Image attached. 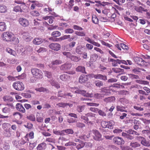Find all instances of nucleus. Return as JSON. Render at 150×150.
<instances>
[{
  "mask_svg": "<svg viewBox=\"0 0 150 150\" xmlns=\"http://www.w3.org/2000/svg\"><path fill=\"white\" fill-rule=\"evenodd\" d=\"M40 114L39 113H37L36 115L37 121L39 122H41L43 121L42 117L40 116Z\"/></svg>",
  "mask_w": 150,
  "mask_h": 150,
  "instance_id": "nucleus-39",
  "label": "nucleus"
},
{
  "mask_svg": "<svg viewBox=\"0 0 150 150\" xmlns=\"http://www.w3.org/2000/svg\"><path fill=\"white\" fill-rule=\"evenodd\" d=\"M51 85L54 86L56 88H60L59 84L55 82V81H53L51 82Z\"/></svg>",
  "mask_w": 150,
  "mask_h": 150,
  "instance_id": "nucleus-50",
  "label": "nucleus"
},
{
  "mask_svg": "<svg viewBox=\"0 0 150 150\" xmlns=\"http://www.w3.org/2000/svg\"><path fill=\"white\" fill-rule=\"evenodd\" d=\"M85 115L88 117H95L96 114L92 113H89L86 114Z\"/></svg>",
  "mask_w": 150,
  "mask_h": 150,
  "instance_id": "nucleus-63",
  "label": "nucleus"
},
{
  "mask_svg": "<svg viewBox=\"0 0 150 150\" xmlns=\"http://www.w3.org/2000/svg\"><path fill=\"white\" fill-rule=\"evenodd\" d=\"M3 99L6 102H10L13 101V98L9 96H6L3 97Z\"/></svg>",
  "mask_w": 150,
  "mask_h": 150,
  "instance_id": "nucleus-26",
  "label": "nucleus"
},
{
  "mask_svg": "<svg viewBox=\"0 0 150 150\" xmlns=\"http://www.w3.org/2000/svg\"><path fill=\"white\" fill-rule=\"evenodd\" d=\"M49 47L51 49L56 51L59 50L61 48L60 44L57 43H51L49 45Z\"/></svg>",
  "mask_w": 150,
  "mask_h": 150,
  "instance_id": "nucleus-8",
  "label": "nucleus"
},
{
  "mask_svg": "<svg viewBox=\"0 0 150 150\" xmlns=\"http://www.w3.org/2000/svg\"><path fill=\"white\" fill-rule=\"evenodd\" d=\"M82 47L81 46H79L76 47L75 51L76 52L79 54H81L82 53V52L81 51Z\"/></svg>",
  "mask_w": 150,
  "mask_h": 150,
  "instance_id": "nucleus-35",
  "label": "nucleus"
},
{
  "mask_svg": "<svg viewBox=\"0 0 150 150\" xmlns=\"http://www.w3.org/2000/svg\"><path fill=\"white\" fill-rule=\"evenodd\" d=\"M62 62V61L60 60H56L52 61L51 64L52 65H58L61 64Z\"/></svg>",
  "mask_w": 150,
  "mask_h": 150,
  "instance_id": "nucleus-56",
  "label": "nucleus"
},
{
  "mask_svg": "<svg viewBox=\"0 0 150 150\" xmlns=\"http://www.w3.org/2000/svg\"><path fill=\"white\" fill-rule=\"evenodd\" d=\"M94 78L96 79H100L104 81L107 80V77L106 76L103 75L101 74H95L94 76Z\"/></svg>",
  "mask_w": 150,
  "mask_h": 150,
  "instance_id": "nucleus-19",
  "label": "nucleus"
},
{
  "mask_svg": "<svg viewBox=\"0 0 150 150\" xmlns=\"http://www.w3.org/2000/svg\"><path fill=\"white\" fill-rule=\"evenodd\" d=\"M36 91H39L40 92H44L45 91L47 92V90L46 89V88H44V87H40L39 88H36L35 89Z\"/></svg>",
  "mask_w": 150,
  "mask_h": 150,
  "instance_id": "nucleus-51",
  "label": "nucleus"
},
{
  "mask_svg": "<svg viewBox=\"0 0 150 150\" xmlns=\"http://www.w3.org/2000/svg\"><path fill=\"white\" fill-rule=\"evenodd\" d=\"M43 42V40L41 38L38 37L35 38L33 41V44L36 45L41 44Z\"/></svg>",
  "mask_w": 150,
  "mask_h": 150,
  "instance_id": "nucleus-15",
  "label": "nucleus"
},
{
  "mask_svg": "<svg viewBox=\"0 0 150 150\" xmlns=\"http://www.w3.org/2000/svg\"><path fill=\"white\" fill-rule=\"evenodd\" d=\"M108 61L109 62H112V66L116 67L117 65L115 59H114L111 58L110 59H108Z\"/></svg>",
  "mask_w": 150,
  "mask_h": 150,
  "instance_id": "nucleus-42",
  "label": "nucleus"
},
{
  "mask_svg": "<svg viewBox=\"0 0 150 150\" xmlns=\"http://www.w3.org/2000/svg\"><path fill=\"white\" fill-rule=\"evenodd\" d=\"M46 147V144L44 142H42L38 144L36 148L37 150H44Z\"/></svg>",
  "mask_w": 150,
  "mask_h": 150,
  "instance_id": "nucleus-17",
  "label": "nucleus"
},
{
  "mask_svg": "<svg viewBox=\"0 0 150 150\" xmlns=\"http://www.w3.org/2000/svg\"><path fill=\"white\" fill-rule=\"evenodd\" d=\"M136 81V82L141 84L148 85L149 83L148 81L144 80H137Z\"/></svg>",
  "mask_w": 150,
  "mask_h": 150,
  "instance_id": "nucleus-36",
  "label": "nucleus"
},
{
  "mask_svg": "<svg viewBox=\"0 0 150 150\" xmlns=\"http://www.w3.org/2000/svg\"><path fill=\"white\" fill-rule=\"evenodd\" d=\"M88 80V77L87 75L82 74L80 76L79 78V81L80 83H85Z\"/></svg>",
  "mask_w": 150,
  "mask_h": 150,
  "instance_id": "nucleus-11",
  "label": "nucleus"
},
{
  "mask_svg": "<svg viewBox=\"0 0 150 150\" xmlns=\"http://www.w3.org/2000/svg\"><path fill=\"white\" fill-rule=\"evenodd\" d=\"M134 59L135 63L138 65L143 66L145 64V61L141 58L136 57Z\"/></svg>",
  "mask_w": 150,
  "mask_h": 150,
  "instance_id": "nucleus-10",
  "label": "nucleus"
},
{
  "mask_svg": "<svg viewBox=\"0 0 150 150\" xmlns=\"http://www.w3.org/2000/svg\"><path fill=\"white\" fill-rule=\"evenodd\" d=\"M74 0H69L68 3V6L70 9H71L74 5Z\"/></svg>",
  "mask_w": 150,
  "mask_h": 150,
  "instance_id": "nucleus-44",
  "label": "nucleus"
},
{
  "mask_svg": "<svg viewBox=\"0 0 150 150\" xmlns=\"http://www.w3.org/2000/svg\"><path fill=\"white\" fill-rule=\"evenodd\" d=\"M34 137V133L33 131L30 132V133L27 134L24 137V140H23V144H24L27 142L29 141V138L30 139H33Z\"/></svg>",
  "mask_w": 150,
  "mask_h": 150,
  "instance_id": "nucleus-5",
  "label": "nucleus"
},
{
  "mask_svg": "<svg viewBox=\"0 0 150 150\" xmlns=\"http://www.w3.org/2000/svg\"><path fill=\"white\" fill-rule=\"evenodd\" d=\"M23 38L25 41L29 42L33 38L29 33L26 32L23 34Z\"/></svg>",
  "mask_w": 150,
  "mask_h": 150,
  "instance_id": "nucleus-13",
  "label": "nucleus"
},
{
  "mask_svg": "<svg viewBox=\"0 0 150 150\" xmlns=\"http://www.w3.org/2000/svg\"><path fill=\"white\" fill-rule=\"evenodd\" d=\"M22 95L23 96L26 98H30L31 97V95L29 93H23L22 94Z\"/></svg>",
  "mask_w": 150,
  "mask_h": 150,
  "instance_id": "nucleus-59",
  "label": "nucleus"
},
{
  "mask_svg": "<svg viewBox=\"0 0 150 150\" xmlns=\"http://www.w3.org/2000/svg\"><path fill=\"white\" fill-rule=\"evenodd\" d=\"M92 21L95 24H98L99 22L98 18L95 15H93L92 16Z\"/></svg>",
  "mask_w": 150,
  "mask_h": 150,
  "instance_id": "nucleus-37",
  "label": "nucleus"
},
{
  "mask_svg": "<svg viewBox=\"0 0 150 150\" xmlns=\"http://www.w3.org/2000/svg\"><path fill=\"white\" fill-rule=\"evenodd\" d=\"M85 106L84 105L78 106L77 108V110L79 112H82L84 110Z\"/></svg>",
  "mask_w": 150,
  "mask_h": 150,
  "instance_id": "nucleus-47",
  "label": "nucleus"
},
{
  "mask_svg": "<svg viewBox=\"0 0 150 150\" xmlns=\"http://www.w3.org/2000/svg\"><path fill=\"white\" fill-rule=\"evenodd\" d=\"M129 145L132 148H133L138 147L141 146L140 144L137 142H132L130 143Z\"/></svg>",
  "mask_w": 150,
  "mask_h": 150,
  "instance_id": "nucleus-28",
  "label": "nucleus"
},
{
  "mask_svg": "<svg viewBox=\"0 0 150 150\" xmlns=\"http://www.w3.org/2000/svg\"><path fill=\"white\" fill-rule=\"evenodd\" d=\"M8 11L7 7L4 4H0V13H4Z\"/></svg>",
  "mask_w": 150,
  "mask_h": 150,
  "instance_id": "nucleus-23",
  "label": "nucleus"
},
{
  "mask_svg": "<svg viewBox=\"0 0 150 150\" xmlns=\"http://www.w3.org/2000/svg\"><path fill=\"white\" fill-rule=\"evenodd\" d=\"M31 72L33 76L38 79H41L43 77V74L42 71L39 69L32 68Z\"/></svg>",
  "mask_w": 150,
  "mask_h": 150,
  "instance_id": "nucleus-1",
  "label": "nucleus"
},
{
  "mask_svg": "<svg viewBox=\"0 0 150 150\" xmlns=\"http://www.w3.org/2000/svg\"><path fill=\"white\" fill-rule=\"evenodd\" d=\"M35 50L38 53L43 52L47 51V49L43 47H40L38 50H37V48H36Z\"/></svg>",
  "mask_w": 150,
  "mask_h": 150,
  "instance_id": "nucleus-45",
  "label": "nucleus"
},
{
  "mask_svg": "<svg viewBox=\"0 0 150 150\" xmlns=\"http://www.w3.org/2000/svg\"><path fill=\"white\" fill-rule=\"evenodd\" d=\"M13 34L8 31L4 32L2 33L1 37L2 40L6 42H11L13 40Z\"/></svg>",
  "mask_w": 150,
  "mask_h": 150,
  "instance_id": "nucleus-2",
  "label": "nucleus"
},
{
  "mask_svg": "<svg viewBox=\"0 0 150 150\" xmlns=\"http://www.w3.org/2000/svg\"><path fill=\"white\" fill-rule=\"evenodd\" d=\"M93 139L97 141L100 140L101 137V134L97 130H94L93 131Z\"/></svg>",
  "mask_w": 150,
  "mask_h": 150,
  "instance_id": "nucleus-9",
  "label": "nucleus"
},
{
  "mask_svg": "<svg viewBox=\"0 0 150 150\" xmlns=\"http://www.w3.org/2000/svg\"><path fill=\"white\" fill-rule=\"evenodd\" d=\"M71 66L72 65L71 63H66L61 66L60 69L63 70L69 69L71 67Z\"/></svg>",
  "mask_w": 150,
  "mask_h": 150,
  "instance_id": "nucleus-16",
  "label": "nucleus"
},
{
  "mask_svg": "<svg viewBox=\"0 0 150 150\" xmlns=\"http://www.w3.org/2000/svg\"><path fill=\"white\" fill-rule=\"evenodd\" d=\"M95 83L96 86L99 87H100L101 86H102L103 85V82L101 81H96L95 82Z\"/></svg>",
  "mask_w": 150,
  "mask_h": 150,
  "instance_id": "nucleus-43",
  "label": "nucleus"
},
{
  "mask_svg": "<svg viewBox=\"0 0 150 150\" xmlns=\"http://www.w3.org/2000/svg\"><path fill=\"white\" fill-rule=\"evenodd\" d=\"M75 34L77 35L81 36H85L86 35L85 33L84 32H83L82 31H76V32Z\"/></svg>",
  "mask_w": 150,
  "mask_h": 150,
  "instance_id": "nucleus-58",
  "label": "nucleus"
},
{
  "mask_svg": "<svg viewBox=\"0 0 150 150\" xmlns=\"http://www.w3.org/2000/svg\"><path fill=\"white\" fill-rule=\"evenodd\" d=\"M76 93L80 94L82 95L83 96L88 97H91L93 96L92 93H89L86 92V91L81 89H78L75 91Z\"/></svg>",
  "mask_w": 150,
  "mask_h": 150,
  "instance_id": "nucleus-7",
  "label": "nucleus"
},
{
  "mask_svg": "<svg viewBox=\"0 0 150 150\" xmlns=\"http://www.w3.org/2000/svg\"><path fill=\"white\" fill-rule=\"evenodd\" d=\"M26 75L25 74H22L21 75H19L17 77V78L19 79H23L26 77Z\"/></svg>",
  "mask_w": 150,
  "mask_h": 150,
  "instance_id": "nucleus-60",
  "label": "nucleus"
},
{
  "mask_svg": "<svg viewBox=\"0 0 150 150\" xmlns=\"http://www.w3.org/2000/svg\"><path fill=\"white\" fill-rule=\"evenodd\" d=\"M135 9L139 13H142L143 11H147L146 9L144 8L142 6L135 7Z\"/></svg>",
  "mask_w": 150,
  "mask_h": 150,
  "instance_id": "nucleus-27",
  "label": "nucleus"
},
{
  "mask_svg": "<svg viewBox=\"0 0 150 150\" xmlns=\"http://www.w3.org/2000/svg\"><path fill=\"white\" fill-rule=\"evenodd\" d=\"M141 143L143 145L146 146H150V141H147L145 138H144L142 140Z\"/></svg>",
  "mask_w": 150,
  "mask_h": 150,
  "instance_id": "nucleus-25",
  "label": "nucleus"
},
{
  "mask_svg": "<svg viewBox=\"0 0 150 150\" xmlns=\"http://www.w3.org/2000/svg\"><path fill=\"white\" fill-rule=\"evenodd\" d=\"M64 31L66 33H72L74 32L73 30L71 28L67 29L64 30Z\"/></svg>",
  "mask_w": 150,
  "mask_h": 150,
  "instance_id": "nucleus-54",
  "label": "nucleus"
},
{
  "mask_svg": "<svg viewBox=\"0 0 150 150\" xmlns=\"http://www.w3.org/2000/svg\"><path fill=\"white\" fill-rule=\"evenodd\" d=\"M36 146V144L35 143H30L29 146V149L30 150H33Z\"/></svg>",
  "mask_w": 150,
  "mask_h": 150,
  "instance_id": "nucleus-53",
  "label": "nucleus"
},
{
  "mask_svg": "<svg viewBox=\"0 0 150 150\" xmlns=\"http://www.w3.org/2000/svg\"><path fill=\"white\" fill-rule=\"evenodd\" d=\"M70 35H64L63 36H62L61 37H60L59 39V40H64L65 39H68L70 38Z\"/></svg>",
  "mask_w": 150,
  "mask_h": 150,
  "instance_id": "nucleus-46",
  "label": "nucleus"
},
{
  "mask_svg": "<svg viewBox=\"0 0 150 150\" xmlns=\"http://www.w3.org/2000/svg\"><path fill=\"white\" fill-rule=\"evenodd\" d=\"M45 76L48 78H50L52 77V74L51 72L46 71H44Z\"/></svg>",
  "mask_w": 150,
  "mask_h": 150,
  "instance_id": "nucleus-49",
  "label": "nucleus"
},
{
  "mask_svg": "<svg viewBox=\"0 0 150 150\" xmlns=\"http://www.w3.org/2000/svg\"><path fill=\"white\" fill-rule=\"evenodd\" d=\"M81 59L79 57H77L73 55L71 60L75 62H77L79 61Z\"/></svg>",
  "mask_w": 150,
  "mask_h": 150,
  "instance_id": "nucleus-32",
  "label": "nucleus"
},
{
  "mask_svg": "<svg viewBox=\"0 0 150 150\" xmlns=\"http://www.w3.org/2000/svg\"><path fill=\"white\" fill-rule=\"evenodd\" d=\"M19 23L22 26L26 27L29 25V22L27 20L23 18H21L19 19Z\"/></svg>",
  "mask_w": 150,
  "mask_h": 150,
  "instance_id": "nucleus-14",
  "label": "nucleus"
},
{
  "mask_svg": "<svg viewBox=\"0 0 150 150\" xmlns=\"http://www.w3.org/2000/svg\"><path fill=\"white\" fill-rule=\"evenodd\" d=\"M108 124L107 125V128L112 129L113 128V126L114 125V122L113 121L111 120L110 121L108 122Z\"/></svg>",
  "mask_w": 150,
  "mask_h": 150,
  "instance_id": "nucleus-33",
  "label": "nucleus"
},
{
  "mask_svg": "<svg viewBox=\"0 0 150 150\" xmlns=\"http://www.w3.org/2000/svg\"><path fill=\"white\" fill-rule=\"evenodd\" d=\"M119 101L121 103H128V100L125 98H120L119 99Z\"/></svg>",
  "mask_w": 150,
  "mask_h": 150,
  "instance_id": "nucleus-64",
  "label": "nucleus"
},
{
  "mask_svg": "<svg viewBox=\"0 0 150 150\" xmlns=\"http://www.w3.org/2000/svg\"><path fill=\"white\" fill-rule=\"evenodd\" d=\"M16 108L20 112L23 113H24L25 112V110L21 105V104H17L16 105Z\"/></svg>",
  "mask_w": 150,
  "mask_h": 150,
  "instance_id": "nucleus-21",
  "label": "nucleus"
},
{
  "mask_svg": "<svg viewBox=\"0 0 150 150\" xmlns=\"http://www.w3.org/2000/svg\"><path fill=\"white\" fill-rule=\"evenodd\" d=\"M6 51L11 55L14 56H16L17 55L16 52L12 49L9 48H7L6 49Z\"/></svg>",
  "mask_w": 150,
  "mask_h": 150,
  "instance_id": "nucleus-29",
  "label": "nucleus"
},
{
  "mask_svg": "<svg viewBox=\"0 0 150 150\" xmlns=\"http://www.w3.org/2000/svg\"><path fill=\"white\" fill-rule=\"evenodd\" d=\"M95 97L98 99H101L103 97L102 96L101 93L100 92L99 93H96L94 95Z\"/></svg>",
  "mask_w": 150,
  "mask_h": 150,
  "instance_id": "nucleus-61",
  "label": "nucleus"
},
{
  "mask_svg": "<svg viewBox=\"0 0 150 150\" xmlns=\"http://www.w3.org/2000/svg\"><path fill=\"white\" fill-rule=\"evenodd\" d=\"M61 35V33L59 31H55L53 32L51 35L54 37H57L60 36Z\"/></svg>",
  "mask_w": 150,
  "mask_h": 150,
  "instance_id": "nucleus-34",
  "label": "nucleus"
},
{
  "mask_svg": "<svg viewBox=\"0 0 150 150\" xmlns=\"http://www.w3.org/2000/svg\"><path fill=\"white\" fill-rule=\"evenodd\" d=\"M13 10L16 12L19 11L21 12L22 11L20 6H15L13 8Z\"/></svg>",
  "mask_w": 150,
  "mask_h": 150,
  "instance_id": "nucleus-55",
  "label": "nucleus"
},
{
  "mask_svg": "<svg viewBox=\"0 0 150 150\" xmlns=\"http://www.w3.org/2000/svg\"><path fill=\"white\" fill-rule=\"evenodd\" d=\"M62 54L67 58H69L70 59L73 56L71 53L70 52H63Z\"/></svg>",
  "mask_w": 150,
  "mask_h": 150,
  "instance_id": "nucleus-31",
  "label": "nucleus"
},
{
  "mask_svg": "<svg viewBox=\"0 0 150 150\" xmlns=\"http://www.w3.org/2000/svg\"><path fill=\"white\" fill-rule=\"evenodd\" d=\"M28 119L32 121H35V116L33 114L30 115L27 117Z\"/></svg>",
  "mask_w": 150,
  "mask_h": 150,
  "instance_id": "nucleus-41",
  "label": "nucleus"
},
{
  "mask_svg": "<svg viewBox=\"0 0 150 150\" xmlns=\"http://www.w3.org/2000/svg\"><path fill=\"white\" fill-rule=\"evenodd\" d=\"M76 70L78 72H80L82 73L86 74L85 71V67L83 66H79L76 68Z\"/></svg>",
  "mask_w": 150,
  "mask_h": 150,
  "instance_id": "nucleus-24",
  "label": "nucleus"
},
{
  "mask_svg": "<svg viewBox=\"0 0 150 150\" xmlns=\"http://www.w3.org/2000/svg\"><path fill=\"white\" fill-rule=\"evenodd\" d=\"M84 146V143L83 142H82L81 143L78 144L76 146V148L78 150H79L83 148Z\"/></svg>",
  "mask_w": 150,
  "mask_h": 150,
  "instance_id": "nucleus-52",
  "label": "nucleus"
},
{
  "mask_svg": "<svg viewBox=\"0 0 150 150\" xmlns=\"http://www.w3.org/2000/svg\"><path fill=\"white\" fill-rule=\"evenodd\" d=\"M115 100V98L114 96L105 98L104 99V101L106 103H113Z\"/></svg>",
  "mask_w": 150,
  "mask_h": 150,
  "instance_id": "nucleus-20",
  "label": "nucleus"
},
{
  "mask_svg": "<svg viewBox=\"0 0 150 150\" xmlns=\"http://www.w3.org/2000/svg\"><path fill=\"white\" fill-rule=\"evenodd\" d=\"M108 124V122H107L105 121H102L101 123L102 127L104 128H107V125Z\"/></svg>",
  "mask_w": 150,
  "mask_h": 150,
  "instance_id": "nucleus-57",
  "label": "nucleus"
},
{
  "mask_svg": "<svg viewBox=\"0 0 150 150\" xmlns=\"http://www.w3.org/2000/svg\"><path fill=\"white\" fill-rule=\"evenodd\" d=\"M113 142L114 144L118 145H123L125 143V141L121 137H115L113 139Z\"/></svg>",
  "mask_w": 150,
  "mask_h": 150,
  "instance_id": "nucleus-4",
  "label": "nucleus"
},
{
  "mask_svg": "<svg viewBox=\"0 0 150 150\" xmlns=\"http://www.w3.org/2000/svg\"><path fill=\"white\" fill-rule=\"evenodd\" d=\"M13 86L14 89L18 91H23L25 88L24 86L23 83L20 81L14 82L13 84Z\"/></svg>",
  "mask_w": 150,
  "mask_h": 150,
  "instance_id": "nucleus-3",
  "label": "nucleus"
},
{
  "mask_svg": "<svg viewBox=\"0 0 150 150\" xmlns=\"http://www.w3.org/2000/svg\"><path fill=\"white\" fill-rule=\"evenodd\" d=\"M23 115L21 113L18 112H16L13 113L12 115L11 116L12 118L15 120V122H17L18 120L21 119Z\"/></svg>",
  "mask_w": 150,
  "mask_h": 150,
  "instance_id": "nucleus-6",
  "label": "nucleus"
},
{
  "mask_svg": "<svg viewBox=\"0 0 150 150\" xmlns=\"http://www.w3.org/2000/svg\"><path fill=\"white\" fill-rule=\"evenodd\" d=\"M7 28V25L6 23L4 22H0V31H5Z\"/></svg>",
  "mask_w": 150,
  "mask_h": 150,
  "instance_id": "nucleus-22",
  "label": "nucleus"
},
{
  "mask_svg": "<svg viewBox=\"0 0 150 150\" xmlns=\"http://www.w3.org/2000/svg\"><path fill=\"white\" fill-rule=\"evenodd\" d=\"M134 108L137 110L139 111H143L144 110V108H142L139 106V105L138 104L137 106H134Z\"/></svg>",
  "mask_w": 150,
  "mask_h": 150,
  "instance_id": "nucleus-62",
  "label": "nucleus"
},
{
  "mask_svg": "<svg viewBox=\"0 0 150 150\" xmlns=\"http://www.w3.org/2000/svg\"><path fill=\"white\" fill-rule=\"evenodd\" d=\"M110 89H108L107 87H104L101 89L100 92L103 97L105 96L109 95L110 93Z\"/></svg>",
  "mask_w": 150,
  "mask_h": 150,
  "instance_id": "nucleus-12",
  "label": "nucleus"
},
{
  "mask_svg": "<svg viewBox=\"0 0 150 150\" xmlns=\"http://www.w3.org/2000/svg\"><path fill=\"white\" fill-rule=\"evenodd\" d=\"M81 118L82 119H83L85 120L84 122L85 123H91V122H88V117H86V115L85 116H82L81 117Z\"/></svg>",
  "mask_w": 150,
  "mask_h": 150,
  "instance_id": "nucleus-48",
  "label": "nucleus"
},
{
  "mask_svg": "<svg viewBox=\"0 0 150 150\" xmlns=\"http://www.w3.org/2000/svg\"><path fill=\"white\" fill-rule=\"evenodd\" d=\"M31 15L33 16H38L40 15V13L37 11H32L30 12Z\"/></svg>",
  "mask_w": 150,
  "mask_h": 150,
  "instance_id": "nucleus-40",
  "label": "nucleus"
},
{
  "mask_svg": "<svg viewBox=\"0 0 150 150\" xmlns=\"http://www.w3.org/2000/svg\"><path fill=\"white\" fill-rule=\"evenodd\" d=\"M98 55L97 54H94L91 55L90 60L91 62H95L98 58Z\"/></svg>",
  "mask_w": 150,
  "mask_h": 150,
  "instance_id": "nucleus-30",
  "label": "nucleus"
},
{
  "mask_svg": "<svg viewBox=\"0 0 150 150\" xmlns=\"http://www.w3.org/2000/svg\"><path fill=\"white\" fill-rule=\"evenodd\" d=\"M113 71L116 73H119L120 72H123L124 69L118 68H113L112 69Z\"/></svg>",
  "mask_w": 150,
  "mask_h": 150,
  "instance_id": "nucleus-38",
  "label": "nucleus"
},
{
  "mask_svg": "<svg viewBox=\"0 0 150 150\" xmlns=\"http://www.w3.org/2000/svg\"><path fill=\"white\" fill-rule=\"evenodd\" d=\"M59 78L61 80L63 81H66L69 80L70 76L67 74H63L60 76Z\"/></svg>",
  "mask_w": 150,
  "mask_h": 150,
  "instance_id": "nucleus-18",
  "label": "nucleus"
}]
</instances>
